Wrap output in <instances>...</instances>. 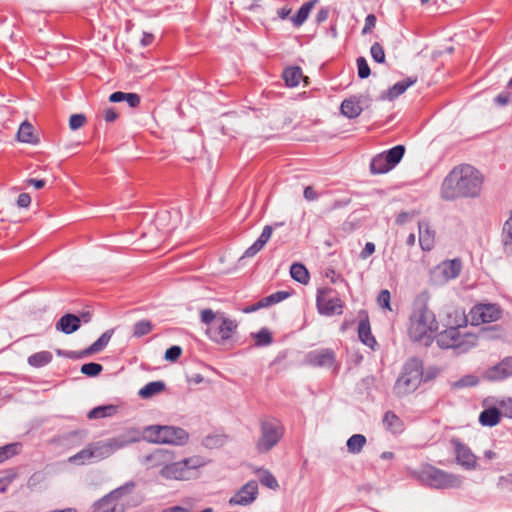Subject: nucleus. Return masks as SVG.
<instances>
[{"mask_svg": "<svg viewBox=\"0 0 512 512\" xmlns=\"http://www.w3.org/2000/svg\"><path fill=\"white\" fill-rule=\"evenodd\" d=\"M484 175L470 164L455 166L443 179L440 197L445 201L474 199L481 195Z\"/></svg>", "mask_w": 512, "mask_h": 512, "instance_id": "1", "label": "nucleus"}, {"mask_svg": "<svg viewBox=\"0 0 512 512\" xmlns=\"http://www.w3.org/2000/svg\"><path fill=\"white\" fill-rule=\"evenodd\" d=\"M429 294L422 292L413 301L408 334L412 341L428 345L438 330L435 314L428 307Z\"/></svg>", "mask_w": 512, "mask_h": 512, "instance_id": "2", "label": "nucleus"}, {"mask_svg": "<svg viewBox=\"0 0 512 512\" xmlns=\"http://www.w3.org/2000/svg\"><path fill=\"white\" fill-rule=\"evenodd\" d=\"M455 315L458 318L455 326L451 325L440 332L436 337V341L440 348H453L460 352H466L477 345L478 337L474 333H462L460 331L461 328H465L467 325V318L464 312L459 313L456 310Z\"/></svg>", "mask_w": 512, "mask_h": 512, "instance_id": "3", "label": "nucleus"}, {"mask_svg": "<svg viewBox=\"0 0 512 512\" xmlns=\"http://www.w3.org/2000/svg\"><path fill=\"white\" fill-rule=\"evenodd\" d=\"M129 441L124 438H111L107 441H97L88 444L84 449L69 458V462L85 465L110 457L115 451L126 447Z\"/></svg>", "mask_w": 512, "mask_h": 512, "instance_id": "4", "label": "nucleus"}, {"mask_svg": "<svg viewBox=\"0 0 512 512\" xmlns=\"http://www.w3.org/2000/svg\"><path fill=\"white\" fill-rule=\"evenodd\" d=\"M417 479L432 489H459L463 484V477L439 469L431 464H424L417 473Z\"/></svg>", "mask_w": 512, "mask_h": 512, "instance_id": "5", "label": "nucleus"}, {"mask_svg": "<svg viewBox=\"0 0 512 512\" xmlns=\"http://www.w3.org/2000/svg\"><path fill=\"white\" fill-rule=\"evenodd\" d=\"M286 428L275 417H263L259 420V437L255 442V449L259 454H267L283 439Z\"/></svg>", "mask_w": 512, "mask_h": 512, "instance_id": "6", "label": "nucleus"}, {"mask_svg": "<svg viewBox=\"0 0 512 512\" xmlns=\"http://www.w3.org/2000/svg\"><path fill=\"white\" fill-rule=\"evenodd\" d=\"M422 379L423 362L417 357H411L404 363L394 384V391L399 396L413 393L420 386Z\"/></svg>", "mask_w": 512, "mask_h": 512, "instance_id": "7", "label": "nucleus"}, {"mask_svg": "<svg viewBox=\"0 0 512 512\" xmlns=\"http://www.w3.org/2000/svg\"><path fill=\"white\" fill-rule=\"evenodd\" d=\"M205 464L199 456H192L180 461L173 460L168 467L160 470V475L166 479L189 480L196 470Z\"/></svg>", "mask_w": 512, "mask_h": 512, "instance_id": "8", "label": "nucleus"}, {"mask_svg": "<svg viewBox=\"0 0 512 512\" xmlns=\"http://www.w3.org/2000/svg\"><path fill=\"white\" fill-rule=\"evenodd\" d=\"M145 437L155 443L183 445L188 441V433L179 427L149 426L145 429Z\"/></svg>", "mask_w": 512, "mask_h": 512, "instance_id": "9", "label": "nucleus"}, {"mask_svg": "<svg viewBox=\"0 0 512 512\" xmlns=\"http://www.w3.org/2000/svg\"><path fill=\"white\" fill-rule=\"evenodd\" d=\"M344 303L336 291L330 287L319 288L316 295L318 313L324 316L340 315L343 313Z\"/></svg>", "mask_w": 512, "mask_h": 512, "instance_id": "10", "label": "nucleus"}, {"mask_svg": "<svg viewBox=\"0 0 512 512\" xmlns=\"http://www.w3.org/2000/svg\"><path fill=\"white\" fill-rule=\"evenodd\" d=\"M133 488L134 483L130 482L113 490L95 502L91 512H124V504L120 501V497Z\"/></svg>", "mask_w": 512, "mask_h": 512, "instance_id": "11", "label": "nucleus"}, {"mask_svg": "<svg viewBox=\"0 0 512 512\" xmlns=\"http://www.w3.org/2000/svg\"><path fill=\"white\" fill-rule=\"evenodd\" d=\"M305 364L317 367L331 369L334 374L340 370V363L337 361L336 353L331 348H320L309 351L304 358Z\"/></svg>", "mask_w": 512, "mask_h": 512, "instance_id": "12", "label": "nucleus"}, {"mask_svg": "<svg viewBox=\"0 0 512 512\" xmlns=\"http://www.w3.org/2000/svg\"><path fill=\"white\" fill-rule=\"evenodd\" d=\"M237 327L238 324L235 320L222 315L218 316L216 322L208 327L206 333L213 342L223 345L232 339Z\"/></svg>", "mask_w": 512, "mask_h": 512, "instance_id": "13", "label": "nucleus"}, {"mask_svg": "<svg viewBox=\"0 0 512 512\" xmlns=\"http://www.w3.org/2000/svg\"><path fill=\"white\" fill-rule=\"evenodd\" d=\"M502 310L497 304H477L470 311L472 325L491 323L499 320Z\"/></svg>", "mask_w": 512, "mask_h": 512, "instance_id": "14", "label": "nucleus"}, {"mask_svg": "<svg viewBox=\"0 0 512 512\" xmlns=\"http://www.w3.org/2000/svg\"><path fill=\"white\" fill-rule=\"evenodd\" d=\"M258 493L257 482L255 480H250L229 499V504L240 506L250 505L257 499Z\"/></svg>", "mask_w": 512, "mask_h": 512, "instance_id": "15", "label": "nucleus"}, {"mask_svg": "<svg viewBox=\"0 0 512 512\" xmlns=\"http://www.w3.org/2000/svg\"><path fill=\"white\" fill-rule=\"evenodd\" d=\"M452 444L455 448L456 461L466 470H474L477 467V457L471 449L458 439H453Z\"/></svg>", "mask_w": 512, "mask_h": 512, "instance_id": "16", "label": "nucleus"}, {"mask_svg": "<svg viewBox=\"0 0 512 512\" xmlns=\"http://www.w3.org/2000/svg\"><path fill=\"white\" fill-rule=\"evenodd\" d=\"M512 376V356L503 358L496 365L488 368L484 377L489 381H502Z\"/></svg>", "mask_w": 512, "mask_h": 512, "instance_id": "17", "label": "nucleus"}, {"mask_svg": "<svg viewBox=\"0 0 512 512\" xmlns=\"http://www.w3.org/2000/svg\"><path fill=\"white\" fill-rule=\"evenodd\" d=\"M175 459V454L168 449H156L145 457V461L150 467L160 468V470L168 467L170 462Z\"/></svg>", "mask_w": 512, "mask_h": 512, "instance_id": "18", "label": "nucleus"}, {"mask_svg": "<svg viewBox=\"0 0 512 512\" xmlns=\"http://www.w3.org/2000/svg\"><path fill=\"white\" fill-rule=\"evenodd\" d=\"M417 80V76H410L395 83L392 87L381 94L380 99L394 100L398 96L402 95L410 86L414 85Z\"/></svg>", "mask_w": 512, "mask_h": 512, "instance_id": "19", "label": "nucleus"}, {"mask_svg": "<svg viewBox=\"0 0 512 512\" xmlns=\"http://www.w3.org/2000/svg\"><path fill=\"white\" fill-rule=\"evenodd\" d=\"M80 328V317L75 314L67 313L63 315L56 323V329L65 334H72Z\"/></svg>", "mask_w": 512, "mask_h": 512, "instance_id": "20", "label": "nucleus"}, {"mask_svg": "<svg viewBox=\"0 0 512 512\" xmlns=\"http://www.w3.org/2000/svg\"><path fill=\"white\" fill-rule=\"evenodd\" d=\"M113 333V329L105 331L94 343L79 352L77 357H85L102 351L108 345Z\"/></svg>", "mask_w": 512, "mask_h": 512, "instance_id": "21", "label": "nucleus"}, {"mask_svg": "<svg viewBox=\"0 0 512 512\" xmlns=\"http://www.w3.org/2000/svg\"><path fill=\"white\" fill-rule=\"evenodd\" d=\"M419 244L424 251H431L434 247L435 231L428 224L419 223Z\"/></svg>", "mask_w": 512, "mask_h": 512, "instance_id": "22", "label": "nucleus"}, {"mask_svg": "<svg viewBox=\"0 0 512 512\" xmlns=\"http://www.w3.org/2000/svg\"><path fill=\"white\" fill-rule=\"evenodd\" d=\"M358 337L360 341L371 349L377 345L375 337L371 333L369 320H361L358 325Z\"/></svg>", "mask_w": 512, "mask_h": 512, "instance_id": "23", "label": "nucleus"}, {"mask_svg": "<svg viewBox=\"0 0 512 512\" xmlns=\"http://www.w3.org/2000/svg\"><path fill=\"white\" fill-rule=\"evenodd\" d=\"M341 113L349 119L358 117L362 112L360 101L356 97L345 99L341 103Z\"/></svg>", "mask_w": 512, "mask_h": 512, "instance_id": "24", "label": "nucleus"}, {"mask_svg": "<svg viewBox=\"0 0 512 512\" xmlns=\"http://www.w3.org/2000/svg\"><path fill=\"white\" fill-rule=\"evenodd\" d=\"M383 425L393 434H400L404 430V423L393 411H387L383 417Z\"/></svg>", "mask_w": 512, "mask_h": 512, "instance_id": "25", "label": "nucleus"}, {"mask_svg": "<svg viewBox=\"0 0 512 512\" xmlns=\"http://www.w3.org/2000/svg\"><path fill=\"white\" fill-rule=\"evenodd\" d=\"M17 139L20 142L28 144H37L39 142L38 136L34 133V127L28 121H24L17 132Z\"/></svg>", "mask_w": 512, "mask_h": 512, "instance_id": "26", "label": "nucleus"}, {"mask_svg": "<svg viewBox=\"0 0 512 512\" xmlns=\"http://www.w3.org/2000/svg\"><path fill=\"white\" fill-rule=\"evenodd\" d=\"M461 268V261L458 259L445 261L439 266L441 274L446 280L458 277L461 272Z\"/></svg>", "mask_w": 512, "mask_h": 512, "instance_id": "27", "label": "nucleus"}, {"mask_svg": "<svg viewBox=\"0 0 512 512\" xmlns=\"http://www.w3.org/2000/svg\"><path fill=\"white\" fill-rule=\"evenodd\" d=\"M501 420V412L496 407H490L483 410L479 416V422L483 426L493 427L499 424Z\"/></svg>", "mask_w": 512, "mask_h": 512, "instance_id": "28", "label": "nucleus"}, {"mask_svg": "<svg viewBox=\"0 0 512 512\" xmlns=\"http://www.w3.org/2000/svg\"><path fill=\"white\" fill-rule=\"evenodd\" d=\"M393 167L389 164L387 157L383 153L374 156L370 162V172L372 174H384L392 170Z\"/></svg>", "mask_w": 512, "mask_h": 512, "instance_id": "29", "label": "nucleus"}, {"mask_svg": "<svg viewBox=\"0 0 512 512\" xmlns=\"http://www.w3.org/2000/svg\"><path fill=\"white\" fill-rule=\"evenodd\" d=\"M316 3L317 0H310L308 2H305L299 8L296 15L291 18V21L295 27H300L304 24Z\"/></svg>", "mask_w": 512, "mask_h": 512, "instance_id": "30", "label": "nucleus"}, {"mask_svg": "<svg viewBox=\"0 0 512 512\" xmlns=\"http://www.w3.org/2000/svg\"><path fill=\"white\" fill-rule=\"evenodd\" d=\"M118 411V406L108 404V405H101L93 408L90 410L87 414V417L89 419H101L106 417H111L115 415Z\"/></svg>", "mask_w": 512, "mask_h": 512, "instance_id": "31", "label": "nucleus"}, {"mask_svg": "<svg viewBox=\"0 0 512 512\" xmlns=\"http://www.w3.org/2000/svg\"><path fill=\"white\" fill-rule=\"evenodd\" d=\"M302 77V70L298 66L288 67L283 71V79L288 87L298 86Z\"/></svg>", "mask_w": 512, "mask_h": 512, "instance_id": "32", "label": "nucleus"}, {"mask_svg": "<svg viewBox=\"0 0 512 512\" xmlns=\"http://www.w3.org/2000/svg\"><path fill=\"white\" fill-rule=\"evenodd\" d=\"M52 353L49 351H40L28 357V364L35 368L48 365L52 361Z\"/></svg>", "mask_w": 512, "mask_h": 512, "instance_id": "33", "label": "nucleus"}, {"mask_svg": "<svg viewBox=\"0 0 512 512\" xmlns=\"http://www.w3.org/2000/svg\"><path fill=\"white\" fill-rule=\"evenodd\" d=\"M290 275L292 279L301 283L307 284L309 282L310 276L307 268L301 263H293L290 267Z\"/></svg>", "mask_w": 512, "mask_h": 512, "instance_id": "34", "label": "nucleus"}, {"mask_svg": "<svg viewBox=\"0 0 512 512\" xmlns=\"http://www.w3.org/2000/svg\"><path fill=\"white\" fill-rule=\"evenodd\" d=\"M165 389V383L162 381H153L146 384L143 388L139 391V396L143 399L150 398Z\"/></svg>", "mask_w": 512, "mask_h": 512, "instance_id": "35", "label": "nucleus"}, {"mask_svg": "<svg viewBox=\"0 0 512 512\" xmlns=\"http://www.w3.org/2000/svg\"><path fill=\"white\" fill-rule=\"evenodd\" d=\"M382 153L385 157H387L389 164H391V166L394 168L403 158L405 154V147L404 145H396Z\"/></svg>", "mask_w": 512, "mask_h": 512, "instance_id": "36", "label": "nucleus"}, {"mask_svg": "<svg viewBox=\"0 0 512 512\" xmlns=\"http://www.w3.org/2000/svg\"><path fill=\"white\" fill-rule=\"evenodd\" d=\"M502 243L506 254L512 253V216L504 223L502 230Z\"/></svg>", "mask_w": 512, "mask_h": 512, "instance_id": "37", "label": "nucleus"}, {"mask_svg": "<svg viewBox=\"0 0 512 512\" xmlns=\"http://www.w3.org/2000/svg\"><path fill=\"white\" fill-rule=\"evenodd\" d=\"M366 444V437L362 434H354L347 441V449L350 453L358 454Z\"/></svg>", "mask_w": 512, "mask_h": 512, "instance_id": "38", "label": "nucleus"}, {"mask_svg": "<svg viewBox=\"0 0 512 512\" xmlns=\"http://www.w3.org/2000/svg\"><path fill=\"white\" fill-rule=\"evenodd\" d=\"M153 324L150 320H140L133 325L132 335L135 338L143 337L153 330Z\"/></svg>", "mask_w": 512, "mask_h": 512, "instance_id": "39", "label": "nucleus"}, {"mask_svg": "<svg viewBox=\"0 0 512 512\" xmlns=\"http://www.w3.org/2000/svg\"><path fill=\"white\" fill-rule=\"evenodd\" d=\"M290 296L289 292L286 291H277L275 293H272L266 297H263L260 299V306H263V308L272 306L274 304H277L286 298Z\"/></svg>", "mask_w": 512, "mask_h": 512, "instance_id": "40", "label": "nucleus"}, {"mask_svg": "<svg viewBox=\"0 0 512 512\" xmlns=\"http://www.w3.org/2000/svg\"><path fill=\"white\" fill-rule=\"evenodd\" d=\"M21 449L20 443H10L0 447V463L19 454Z\"/></svg>", "mask_w": 512, "mask_h": 512, "instance_id": "41", "label": "nucleus"}, {"mask_svg": "<svg viewBox=\"0 0 512 512\" xmlns=\"http://www.w3.org/2000/svg\"><path fill=\"white\" fill-rule=\"evenodd\" d=\"M259 481L263 486H265L269 489L277 490L279 488V483H278L277 479L269 470L263 471V473L260 476Z\"/></svg>", "mask_w": 512, "mask_h": 512, "instance_id": "42", "label": "nucleus"}, {"mask_svg": "<svg viewBox=\"0 0 512 512\" xmlns=\"http://www.w3.org/2000/svg\"><path fill=\"white\" fill-rule=\"evenodd\" d=\"M256 346H267L273 341L272 335L267 328L260 329L254 336Z\"/></svg>", "mask_w": 512, "mask_h": 512, "instance_id": "43", "label": "nucleus"}, {"mask_svg": "<svg viewBox=\"0 0 512 512\" xmlns=\"http://www.w3.org/2000/svg\"><path fill=\"white\" fill-rule=\"evenodd\" d=\"M103 370V367L99 363L90 362L83 364L81 367V372L89 377H95L99 375Z\"/></svg>", "mask_w": 512, "mask_h": 512, "instance_id": "44", "label": "nucleus"}, {"mask_svg": "<svg viewBox=\"0 0 512 512\" xmlns=\"http://www.w3.org/2000/svg\"><path fill=\"white\" fill-rule=\"evenodd\" d=\"M370 54L372 59L377 63H384L385 62V52L383 46L375 42L371 48H370Z\"/></svg>", "mask_w": 512, "mask_h": 512, "instance_id": "45", "label": "nucleus"}, {"mask_svg": "<svg viewBox=\"0 0 512 512\" xmlns=\"http://www.w3.org/2000/svg\"><path fill=\"white\" fill-rule=\"evenodd\" d=\"M498 406L501 409V416L512 419V398L507 397L498 401Z\"/></svg>", "mask_w": 512, "mask_h": 512, "instance_id": "46", "label": "nucleus"}, {"mask_svg": "<svg viewBox=\"0 0 512 512\" xmlns=\"http://www.w3.org/2000/svg\"><path fill=\"white\" fill-rule=\"evenodd\" d=\"M356 62H357V68H358V76L361 79H365V78L369 77L371 71H370V68H369V65H368L366 59L364 57H359V58H357Z\"/></svg>", "mask_w": 512, "mask_h": 512, "instance_id": "47", "label": "nucleus"}, {"mask_svg": "<svg viewBox=\"0 0 512 512\" xmlns=\"http://www.w3.org/2000/svg\"><path fill=\"white\" fill-rule=\"evenodd\" d=\"M17 473L9 471L4 477L0 478V493L7 491L9 485L16 479Z\"/></svg>", "mask_w": 512, "mask_h": 512, "instance_id": "48", "label": "nucleus"}, {"mask_svg": "<svg viewBox=\"0 0 512 512\" xmlns=\"http://www.w3.org/2000/svg\"><path fill=\"white\" fill-rule=\"evenodd\" d=\"M86 122V117L83 114H73L69 119V126L72 130L81 128Z\"/></svg>", "mask_w": 512, "mask_h": 512, "instance_id": "49", "label": "nucleus"}, {"mask_svg": "<svg viewBox=\"0 0 512 512\" xmlns=\"http://www.w3.org/2000/svg\"><path fill=\"white\" fill-rule=\"evenodd\" d=\"M390 299H391V295H390V292L388 290H381L378 297H377V302H378V305L382 308H385V309H388V310H391L390 308Z\"/></svg>", "mask_w": 512, "mask_h": 512, "instance_id": "50", "label": "nucleus"}, {"mask_svg": "<svg viewBox=\"0 0 512 512\" xmlns=\"http://www.w3.org/2000/svg\"><path fill=\"white\" fill-rule=\"evenodd\" d=\"M200 318H201V321L204 324L211 326V325H213L216 322L218 317L213 312V310H211V309H204V310L201 311Z\"/></svg>", "mask_w": 512, "mask_h": 512, "instance_id": "51", "label": "nucleus"}, {"mask_svg": "<svg viewBox=\"0 0 512 512\" xmlns=\"http://www.w3.org/2000/svg\"><path fill=\"white\" fill-rule=\"evenodd\" d=\"M182 354L180 346H171L165 352V359L171 362L177 361Z\"/></svg>", "mask_w": 512, "mask_h": 512, "instance_id": "52", "label": "nucleus"}, {"mask_svg": "<svg viewBox=\"0 0 512 512\" xmlns=\"http://www.w3.org/2000/svg\"><path fill=\"white\" fill-rule=\"evenodd\" d=\"M512 100V93L510 91H503L498 94L494 101L499 106H505Z\"/></svg>", "mask_w": 512, "mask_h": 512, "instance_id": "53", "label": "nucleus"}, {"mask_svg": "<svg viewBox=\"0 0 512 512\" xmlns=\"http://www.w3.org/2000/svg\"><path fill=\"white\" fill-rule=\"evenodd\" d=\"M376 16L374 14H368L365 18V24L362 29V34H367L372 31L376 25Z\"/></svg>", "mask_w": 512, "mask_h": 512, "instance_id": "54", "label": "nucleus"}, {"mask_svg": "<svg viewBox=\"0 0 512 512\" xmlns=\"http://www.w3.org/2000/svg\"><path fill=\"white\" fill-rule=\"evenodd\" d=\"M325 276L331 281V283L336 284L338 282H344V278L340 273H337L333 268H327L325 270Z\"/></svg>", "mask_w": 512, "mask_h": 512, "instance_id": "55", "label": "nucleus"}, {"mask_svg": "<svg viewBox=\"0 0 512 512\" xmlns=\"http://www.w3.org/2000/svg\"><path fill=\"white\" fill-rule=\"evenodd\" d=\"M264 245L260 243V241L256 240L250 247L246 249L244 252V257H253L255 256L259 251L263 249Z\"/></svg>", "mask_w": 512, "mask_h": 512, "instance_id": "56", "label": "nucleus"}, {"mask_svg": "<svg viewBox=\"0 0 512 512\" xmlns=\"http://www.w3.org/2000/svg\"><path fill=\"white\" fill-rule=\"evenodd\" d=\"M272 232H273V226L271 225H266L263 230H262V233L260 234V236L258 237V241H260L261 244H263L264 246L266 245V243L269 241V239L271 238V235H272Z\"/></svg>", "mask_w": 512, "mask_h": 512, "instance_id": "57", "label": "nucleus"}, {"mask_svg": "<svg viewBox=\"0 0 512 512\" xmlns=\"http://www.w3.org/2000/svg\"><path fill=\"white\" fill-rule=\"evenodd\" d=\"M330 15V9L328 7H322L321 9H319V11L317 12L316 16H315V21L317 24H321L323 22H325L328 17Z\"/></svg>", "mask_w": 512, "mask_h": 512, "instance_id": "58", "label": "nucleus"}, {"mask_svg": "<svg viewBox=\"0 0 512 512\" xmlns=\"http://www.w3.org/2000/svg\"><path fill=\"white\" fill-rule=\"evenodd\" d=\"M131 108H135L140 104V96L136 93H127L125 100Z\"/></svg>", "mask_w": 512, "mask_h": 512, "instance_id": "59", "label": "nucleus"}, {"mask_svg": "<svg viewBox=\"0 0 512 512\" xmlns=\"http://www.w3.org/2000/svg\"><path fill=\"white\" fill-rule=\"evenodd\" d=\"M477 383H478L477 378L475 376L469 375V376H465V377L461 378L457 382V385L460 387H465V386H474Z\"/></svg>", "mask_w": 512, "mask_h": 512, "instance_id": "60", "label": "nucleus"}, {"mask_svg": "<svg viewBox=\"0 0 512 512\" xmlns=\"http://www.w3.org/2000/svg\"><path fill=\"white\" fill-rule=\"evenodd\" d=\"M31 204V196L28 193H21L17 199V205L21 208H27Z\"/></svg>", "mask_w": 512, "mask_h": 512, "instance_id": "61", "label": "nucleus"}, {"mask_svg": "<svg viewBox=\"0 0 512 512\" xmlns=\"http://www.w3.org/2000/svg\"><path fill=\"white\" fill-rule=\"evenodd\" d=\"M375 252V245L372 242H367L362 249L360 256L363 259L368 258L370 255H372Z\"/></svg>", "mask_w": 512, "mask_h": 512, "instance_id": "62", "label": "nucleus"}, {"mask_svg": "<svg viewBox=\"0 0 512 512\" xmlns=\"http://www.w3.org/2000/svg\"><path fill=\"white\" fill-rule=\"evenodd\" d=\"M303 194L304 198L308 201H314L319 197V194L311 186L305 187Z\"/></svg>", "mask_w": 512, "mask_h": 512, "instance_id": "63", "label": "nucleus"}, {"mask_svg": "<svg viewBox=\"0 0 512 512\" xmlns=\"http://www.w3.org/2000/svg\"><path fill=\"white\" fill-rule=\"evenodd\" d=\"M104 119L107 122H113L118 118V113L114 108H107L104 110Z\"/></svg>", "mask_w": 512, "mask_h": 512, "instance_id": "64", "label": "nucleus"}]
</instances>
